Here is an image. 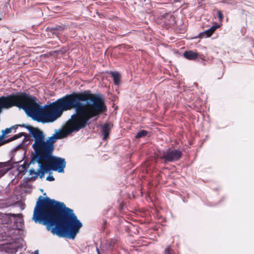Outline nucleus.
<instances>
[{"instance_id": "obj_1", "label": "nucleus", "mask_w": 254, "mask_h": 254, "mask_svg": "<svg viewBox=\"0 0 254 254\" xmlns=\"http://www.w3.org/2000/svg\"><path fill=\"white\" fill-rule=\"evenodd\" d=\"M13 107L22 109L33 121L42 124L52 123L60 118L64 112L73 109L66 121L65 132L70 135L89 126L91 120L107 111L105 99L101 93L90 90L73 91L56 101L41 105L37 98L25 91L14 92Z\"/></svg>"}, {"instance_id": "obj_2", "label": "nucleus", "mask_w": 254, "mask_h": 254, "mask_svg": "<svg viewBox=\"0 0 254 254\" xmlns=\"http://www.w3.org/2000/svg\"><path fill=\"white\" fill-rule=\"evenodd\" d=\"M33 219L35 223L56 225L52 232L60 238L74 240L82 223L69 207H34Z\"/></svg>"}, {"instance_id": "obj_3", "label": "nucleus", "mask_w": 254, "mask_h": 254, "mask_svg": "<svg viewBox=\"0 0 254 254\" xmlns=\"http://www.w3.org/2000/svg\"><path fill=\"white\" fill-rule=\"evenodd\" d=\"M34 142L32 145L34 153L32 155L46 153L50 150L48 137H46L44 131L37 127L30 135Z\"/></svg>"}, {"instance_id": "obj_4", "label": "nucleus", "mask_w": 254, "mask_h": 254, "mask_svg": "<svg viewBox=\"0 0 254 254\" xmlns=\"http://www.w3.org/2000/svg\"><path fill=\"white\" fill-rule=\"evenodd\" d=\"M31 163H37L39 170L43 171L45 173H48L50 170H52L50 157L46 152L37 155H32Z\"/></svg>"}, {"instance_id": "obj_5", "label": "nucleus", "mask_w": 254, "mask_h": 254, "mask_svg": "<svg viewBox=\"0 0 254 254\" xmlns=\"http://www.w3.org/2000/svg\"><path fill=\"white\" fill-rule=\"evenodd\" d=\"M182 156L183 153L180 149L168 148L166 150L160 152L159 157L163 163L166 164L168 162L177 161Z\"/></svg>"}, {"instance_id": "obj_6", "label": "nucleus", "mask_w": 254, "mask_h": 254, "mask_svg": "<svg viewBox=\"0 0 254 254\" xmlns=\"http://www.w3.org/2000/svg\"><path fill=\"white\" fill-rule=\"evenodd\" d=\"M54 149H50L46 152L50 157L52 170L60 173H64L66 166L65 160L64 158L54 155Z\"/></svg>"}, {"instance_id": "obj_7", "label": "nucleus", "mask_w": 254, "mask_h": 254, "mask_svg": "<svg viewBox=\"0 0 254 254\" xmlns=\"http://www.w3.org/2000/svg\"><path fill=\"white\" fill-rule=\"evenodd\" d=\"M43 196L40 195L36 202L35 206H66L63 202L51 199L46 195V193H43Z\"/></svg>"}, {"instance_id": "obj_8", "label": "nucleus", "mask_w": 254, "mask_h": 254, "mask_svg": "<svg viewBox=\"0 0 254 254\" xmlns=\"http://www.w3.org/2000/svg\"><path fill=\"white\" fill-rule=\"evenodd\" d=\"M2 217L7 219L5 222L2 221L3 223H11L13 221L17 229H21L22 228L23 220L21 214H2Z\"/></svg>"}, {"instance_id": "obj_9", "label": "nucleus", "mask_w": 254, "mask_h": 254, "mask_svg": "<svg viewBox=\"0 0 254 254\" xmlns=\"http://www.w3.org/2000/svg\"><path fill=\"white\" fill-rule=\"evenodd\" d=\"M63 133L61 129H56L55 132L51 136H48V143H49L50 149H55V143L57 140L63 138Z\"/></svg>"}, {"instance_id": "obj_10", "label": "nucleus", "mask_w": 254, "mask_h": 254, "mask_svg": "<svg viewBox=\"0 0 254 254\" xmlns=\"http://www.w3.org/2000/svg\"><path fill=\"white\" fill-rule=\"evenodd\" d=\"M183 56L187 60L193 61L198 59L199 62H204L205 61L203 58L199 56L197 52L192 50L185 51L183 53Z\"/></svg>"}, {"instance_id": "obj_11", "label": "nucleus", "mask_w": 254, "mask_h": 254, "mask_svg": "<svg viewBox=\"0 0 254 254\" xmlns=\"http://www.w3.org/2000/svg\"><path fill=\"white\" fill-rule=\"evenodd\" d=\"M23 145V144H22V143H20L19 145H18L17 146H16L15 148H14L11 151L12 154V156L11 157L10 159L9 160H8L6 162L3 163L4 164H5L6 166L8 167L9 169H13L14 167V165H17L19 162H20L21 161H16L14 159L13 156H14V153L15 152V151H16L17 149H18V148H20L23 147H22Z\"/></svg>"}, {"instance_id": "obj_12", "label": "nucleus", "mask_w": 254, "mask_h": 254, "mask_svg": "<svg viewBox=\"0 0 254 254\" xmlns=\"http://www.w3.org/2000/svg\"><path fill=\"white\" fill-rule=\"evenodd\" d=\"M112 126L113 125L109 122H106L103 125H100L103 140H106L108 138Z\"/></svg>"}, {"instance_id": "obj_13", "label": "nucleus", "mask_w": 254, "mask_h": 254, "mask_svg": "<svg viewBox=\"0 0 254 254\" xmlns=\"http://www.w3.org/2000/svg\"><path fill=\"white\" fill-rule=\"evenodd\" d=\"M67 26L65 24H61L60 25H56L54 26L47 27L46 31L50 32L53 35L57 36L59 34L58 31H63L66 29Z\"/></svg>"}, {"instance_id": "obj_14", "label": "nucleus", "mask_w": 254, "mask_h": 254, "mask_svg": "<svg viewBox=\"0 0 254 254\" xmlns=\"http://www.w3.org/2000/svg\"><path fill=\"white\" fill-rule=\"evenodd\" d=\"M31 164H33L31 163V160L29 162L25 161L23 164L19 165H17V170L20 174H25L27 172V169L29 167V165Z\"/></svg>"}, {"instance_id": "obj_15", "label": "nucleus", "mask_w": 254, "mask_h": 254, "mask_svg": "<svg viewBox=\"0 0 254 254\" xmlns=\"http://www.w3.org/2000/svg\"><path fill=\"white\" fill-rule=\"evenodd\" d=\"M111 76L113 79L114 83L116 85H118L121 81V74L117 71H110Z\"/></svg>"}, {"instance_id": "obj_16", "label": "nucleus", "mask_w": 254, "mask_h": 254, "mask_svg": "<svg viewBox=\"0 0 254 254\" xmlns=\"http://www.w3.org/2000/svg\"><path fill=\"white\" fill-rule=\"evenodd\" d=\"M17 127V125H14L13 126H11L10 127L6 128L4 129H2L1 130L2 134L0 135V139H1V141H4V140H5V135L6 134H9L11 133L12 129H14L15 128H16Z\"/></svg>"}, {"instance_id": "obj_17", "label": "nucleus", "mask_w": 254, "mask_h": 254, "mask_svg": "<svg viewBox=\"0 0 254 254\" xmlns=\"http://www.w3.org/2000/svg\"><path fill=\"white\" fill-rule=\"evenodd\" d=\"M22 136H25V133L23 132H21L18 134H14V135H12L11 137H10V138L4 140V141H3L4 144L5 143L13 141L15 140H16L18 138H19Z\"/></svg>"}, {"instance_id": "obj_18", "label": "nucleus", "mask_w": 254, "mask_h": 254, "mask_svg": "<svg viewBox=\"0 0 254 254\" xmlns=\"http://www.w3.org/2000/svg\"><path fill=\"white\" fill-rule=\"evenodd\" d=\"M165 22L170 26H173L176 24V20L174 15L172 14H167L165 17Z\"/></svg>"}, {"instance_id": "obj_19", "label": "nucleus", "mask_w": 254, "mask_h": 254, "mask_svg": "<svg viewBox=\"0 0 254 254\" xmlns=\"http://www.w3.org/2000/svg\"><path fill=\"white\" fill-rule=\"evenodd\" d=\"M212 34H213V33L211 32V31H210L209 28H208V29H207L202 32H200L198 34V36L197 37H195V38H208V37H210Z\"/></svg>"}, {"instance_id": "obj_20", "label": "nucleus", "mask_w": 254, "mask_h": 254, "mask_svg": "<svg viewBox=\"0 0 254 254\" xmlns=\"http://www.w3.org/2000/svg\"><path fill=\"white\" fill-rule=\"evenodd\" d=\"M27 129L29 132V135L37 128V127H33L30 125L22 124V125H17Z\"/></svg>"}, {"instance_id": "obj_21", "label": "nucleus", "mask_w": 254, "mask_h": 254, "mask_svg": "<svg viewBox=\"0 0 254 254\" xmlns=\"http://www.w3.org/2000/svg\"><path fill=\"white\" fill-rule=\"evenodd\" d=\"M148 131L147 130L142 129L138 131L135 134L136 138H140L145 137L147 135Z\"/></svg>"}, {"instance_id": "obj_22", "label": "nucleus", "mask_w": 254, "mask_h": 254, "mask_svg": "<svg viewBox=\"0 0 254 254\" xmlns=\"http://www.w3.org/2000/svg\"><path fill=\"white\" fill-rule=\"evenodd\" d=\"M37 178V175L32 176L30 177H26L23 179V184H27L30 181H34L36 180Z\"/></svg>"}, {"instance_id": "obj_23", "label": "nucleus", "mask_w": 254, "mask_h": 254, "mask_svg": "<svg viewBox=\"0 0 254 254\" xmlns=\"http://www.w3.org/2000/svg\"><path fill=\"white\" fill-rule=\"evenodd\" d=\"M222 25V24L220 23V24H219L217 22H215L213 25L211 26L210 28H209V29L210 30V31H211V32L212 33H214V32L218 28H220L221 27V26Z\"/></svg>"}, {"instance_id": "obj_24", "label": "nucleus", "mask_w": 254, "mask_h": 254, "mask_svg": "<svg viewBox=\"0 0 254 254\" xmlns=\"http://www.w3.org/2000/svg\"><path fill=\"white\" fill-rule=\"evenodd\" d=\"M164 254H174V252L170 246H168L165 249Z\"/></svg>"}, {"instance_id": "obj_25", "label": "nucleus", "mask_w": 254, "mask_h": 254, "mask_svg": "<svg viewBox=\"0 0 254 254\" xmlns=\"http://www.w3.org/2000/svg\"><path fill=\"white\" fill-rule=\"evenodd\" d=\"M24 137V138H23L22 142L21 143H22V144H23L22 145V147H23L24 146L27 145L30 143V140H29V137L27 136H26L25 135Z\"/></svg>"}, {"instance_id": "obj_26", "label": "nucleus", "mask_w": 254, "mask_h": 254, "mask_svg": "<svg viewBox=\"0 0 254 254\" xmlns=\"http://www.w3.org/2000/svg\"><path fill=\"white\" fill-rule=\"evenodd\" d=\"M217 13L219 21L220 22L222 21L224 18V15L222 11L220 10H218Z\"/></svg>"}, {"instance_id": "obj_27", "label": "nucleus", "mask_w": 254, "mask_h": 254, "mask_svg": "<svg viewBox=\"0 0 254 254\" xmlns=\"http://www.w3.org/2000/svg\"><path fill=\"white\" fill-rule=\"evenodd\" d=\"M38 177H39L40 179H43L45 177V172L41 170H39V168L37 169Z\"/></svg>"}, {"instance_id": "obj_28", "label": "nucleus", "mask_w": 254, "mask_h": 254, "mask_svg": "<svg viewBox=\"0 0 254 254\" xmlns=\"http://www.w3.org/2000/svg\"><path fill=\"white\" fill-rule=\"evenodd\" d=\"M28 172L29 175L31 176H32L33 175L34 176H36V175L38 176L37 170L36 171L33 168L30 169Z\"/></svg>"}, {"instance_id": "obj_29", "label": "nucleus", "mask_w": 254, "mask_h": 254, "mask_svg": "<svg viewBox=\"0 0 254 254\" xmlns=\"http://www.w3.org/2000/svg\"><path fill=\"white\" fill-rule=\"evenodd\" d=\"M46 180L49 182H53L55 180V178L52 175V172H49V175L46 177Z\"/></svg>"}, {"instance_id": "obj_30", "label": "nucleus", "mask_w": 254, "mask_h": 254, "mask_svg": "<svg viewBox=\"0 0 254 254\" xmlns=\"http://www.w3.org/2000/svg\"><path fill=\"white\" fill-rule=\"evenodd\" d=\"M23 185L24 187H26V188H31V187H32V185L29 184L28 183L27 184H23Z\"/></svg>"}, {"instance_id": "obj_31", "label": "nucleus", "mask_w": 254, "mask_h": 254, "mask_svg": "<svg viewBox=\"0 0 254 254\" xmlns=\"http://www.w3.org/2000/svg\"><path fill=\"white\" fill-rule=\"evenodd\" d=\"M54 53H56V54H60V53L63 54V53H64V52H63V51H62V50H61H61H58L54 51Z\"/></svg>"}, {"instance_id": "obj_32", "label": "nucleus", "mask_w": 254, "mask_h": 254, "mask_svg": "<svg viewBox=\"0 0 254 254\" xmlns=\"http://www.w3.org/2000/svg\"><path fill=\"white\" fill-rule=\"evenodd\" d=\"M4 144V143H3V141H1V139H0V146L3 145ZM3 164V163H0V167H2V164Z\"/></svg>"}, {"instance_id": "obj_33", "label": "nucleus", "mask_w": 254, "mask_h": 254, "mask_svg": "<svg viewBox=\"0 0 254 254\" xmlns=\"http://www.w3.org/2000/svg\"><path fill=\"white\" fill-rule=\"evenodd\" d=\"M25 204L22 203V202H20L18 203V206H20V207H22V206H25Z\"/></svg>"}, {"instance_id": "obj_34", "label": "nucleus", "mask_w": 254, "mask_h": 254, "mask_svg": "<svg viewBox=\"0 0 254 254\" xmlns=\"http://www.w3.org/2000/svg\"><path fill=\"white\" fill-rule=\"evenodd\" d=\"M204 0H197L198 4L201 3L202 1H204Z\"/></svg>"}, {"instance_id": "obj_35", "label": "nucleus", "mask_w": 254, "mask_h": 254, "mask_svg": "<svg viewBox=\"0 0 254 254\" xmlns=\"http://www.w3.org/2000/svg\"><path fill=\"white\" fill-rule=\"evenodd\" d=\"M35 254H39V252H38V251L37 250V251H35V252H34Z\"/></svg>"}, {"instance_id": "obj_36", "label": "nucleus", "mask_w": 254, "mask_h": 254, "mask_svg": "<svg viewBox=\"0 0 254 254\" xmlns=\"http://www.w3.org/2000/svg\"><path fill=\"white\" fill-rule=\"evenodd\" d=\"M119 206H120V207L124 206V205L122 204H120Z\"/></svg>"}, {"instance_id": "obj_37", "label": "nucleus", "mask_w": 254, "mask_h": 254, "mask_svg": "<svg viewBox=\"0 0 254 254\" xmlns=\"http://www.w3.org/2000/svg\"><path fill=\"white\" fill-rule=\"evenodd\" d=\"M97 252H98V254H100L99 250L98 249H97Z\"/></svg>"}, {"instance_id": "obj_38", "label": "nucleus", "mask_w": 254, "mask_h": 254, "mask_svg": "<svg viewBox=\"0 0 254 254\" xmlns=\"http://www.w3.org/2000/svg\"><path fill=\"white\" fill-rule=\"evenodd\" d=\"M6 206L10 207V206H12V205H6Z\"/></svg>"}, {"instance_id": "obj_39", "label": "nucleus", "mask_w": 254, "mask_h": 254, "mask_svg": "<svg viewBox=\"0 0 254 254\" xmlns=\"http://www.w3.org/2000/svg\"><path fill=\"white\" fill-rule=\"evenodd\" d=\"M21 208H22V209H21V210H23V209H24V207H21Z\"/></svg>"}, {"instance_id": "obj_40", "label": "nucleus", "mask_w": 254, "mask_h": 254, "mask_svg": "<svg viewBox=\"0 0 254 254\" xmlns=\"http://www.w3.org/2000/svg\"><path fill=\"white\" fill-rule=\"evenodd\" d=\"M40 190H41V191H43V190L41 189H40Z\"/></svg>"}]
</instances>
